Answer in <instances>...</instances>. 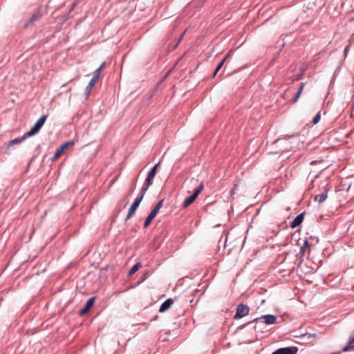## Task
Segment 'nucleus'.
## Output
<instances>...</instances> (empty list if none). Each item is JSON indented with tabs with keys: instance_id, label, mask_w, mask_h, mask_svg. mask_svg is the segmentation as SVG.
<instances>
[{
	"instance_id": "1",
	"label": "nucleus",
	"mask_w": 354,
	"mask_h": 354,
	"mask_svg": "<svg viewBox=\"0 0 354 354\" xmlns=\"http://www.w3.org/2000/svg\"><path fill=\"white\" fill-rule=\"evenodd\" d=\"M160 165V162L156 164L151 170L148 172L147 176L145 179V181L143 184V186L141 189V192H146L149 186H151L153 183V179L156 174L157 169Z\"/></svg>"
},
{
	"instance_id": "2",
	"label": "nucleus",
	"mask_w": 354,
	"mask_h": 354,
	"mask_svg": "<svg viewBox=\"0 0 354 354\" xmlns=\"http://www.w3.org/2000/svg\"><path fill=\"white\" fill-rule=\"evenodd\" d=\"M163 200H160L153 207L149 214L145 219L143 227L144 228H147L151 223V221L155 218L160 208L162 207Z\"/></svg>"
},
{
	"instance_id": "3",
	"label": "nucleus",
	"mask_w": 354,
	"mask_h": 354,
	"mask_svg": "<svg viewBox=\"0 0 354 354\" xmlns=\"http://www.w3.org/2000/svg\"><path fill=\"white\" fill-rule=\"evenodd\" d=\"M47 117L48 116L46 115H41L39 118V119L36 122V123L33 125V127L30 129V130L26 132L27 136H29L30 137L37 133L44 125Z\"/></svg>"
},
{
	"instance_id": "4",
	"label": "nucleus",
	"mask_w": 354,
	"mask_h": 354,
	"mask_svg": "<svg viewBox=\"0 0 354 354\" xmlns=\"http://www.w3.org/2000/svg\"><path fill=\"white\" fill-rule=\"evenodd\" d=\"M145 193L146 192H140V195L138 196L136 198H135L134 201L133 202V203L131 204V205L129 209V212L125 218L126 221L129 220L133 215V214L136 211L137 208L138 207L140 203H141Z\"/></svg>"
},
{
	"instance_id": "5",
	"label": "nucleus",
	"mask_w": 354,
	"mask_h": 354,
	"mask_svg": "<svg viewBox=\"0 0 354 354\" xmlns=\"http://www.w3.org/2000/svg\"><path fill=\"white\" fill-rule=\"evenodd\" d=\"M204 186H203V184H201L196 189V190L194 191V193L191 195L189 197H187L183 203V208H186L188 206H189L195 200L196 198L198 197V196L199 195V194L201 192V191L203 190Z\"/></svg>"
},
{
	"instance_id": "6",
	"label": "nucleus",
	"mask_w": 354,
	"mask_h": 354,
	"mask_svg": "<svg viewBox=\"0 0 354 354\" xmlns=\"http://www.w3.org/2000/svg\"><path fill=\"white\" fill-rule=\"evenodd\" d=\"M261 319H264L263 322L266 324L270 325V324H273L276 322L277 317L275 315H273L271 314L265 315H262L259 317H257V318L254 319L252 321L249 322L248 324H250L252 322H258L261 321Z\"/></svg>"
},
{
	"instance_id": "7",
	"label": "nucleus",
	"mask_w": 354,
	"mask_h": 354,
	"mask_svg": "<svg viewBox=\"0 0 354 354\" xmlns=\"http://www.w3.org/2000/svg\"><path fill=\"white\" fill-rule=\"evenodd\" d=\"M249 307L243 304H240L237 306L236 312L234 315V319H241L249 313Z\"/></svg>"
},
{
	"instance_id": "8",
	"label": "nucleus",
	"mask_w": 354,
	"mask_h": 354,
	"mask_svg": "<svg viewBox=\"0 0 354 354\" xmlns=\"http://www.w3.org/2000/svg\"><path fill=\"white\" fill-rule=\"evenodd\" d=\"M28 137H30V136H27V133H26L21 137L16 138L13 140H11L10 141H9L4 153L6 154H10L11 147H12L15 145L20 144L21 142H22L24 140H25Z\"/></svg>"
},
{
	"instance_id": "9",
	"label": "nucleus",
	"mask_w": 354,
	"mask_h": 354,
	"mask_svg": "<svg viewBox=\"0 0 354 354\" xmlns=\"http://www.w3.org/2000/svg\"><path fill=\"white\" fill-rule=\"evenodd\" d=\"M297 351V347H285L276 350L272 354H296Z\"/></svg>"
},
{
	"instance_id": "10",
	"label": "nucleus",
	"mask_w": 354,
	"mask_h": 354,
	"mask_svg": "<svg viewBox=\"0 0 354 354\" xmlns=\"http://www.w3.org/2000/svg\"><path fill=\"white\" fill-rule=\"evenodd\" d=\"M304 218V213H301L297 215L295 219L290 223V226L292 228H295L303 222Z\"/></svg>"
},
{
	"instance_id": "11",
	"label": "nucleus",
	"mask_w": 354,
	"mask_h": 354,
	"mask_svg": "<svg viewBox=\"0 0 354 354\" xmlns=\"http://www.w3.org/2000/svg\"><path fill=\"white\" fill-rule=\"evenodd\" d=\"M95 299V297H93L87 300L84 307L82 309H81L80 311V315H83L88 311V310L91 308V307L93 305Z\"/></svg>"
},
{
	"instance_id": "12",
	"label": "nucleus",
	"mask_w": 354,
	"mask_h": 354,
	"mask_svg": "<svg viewBox=\"0 0 354 354\" xmlns=\"http://www.w3.org/2000/svg\"><path fill=\"white\" fill-rule=\"evenodd\" d=\"M173 304H174V300L172 299H171V298L167 299L160 306V307L159 308V312L164 313V312L167 311Z\"/></svg>"
},
{
	"instance_id": "13",
	"label": "nucleus",
	"mask_w": 354,
	"mask_h": 354,
	"mask_svg": "<svg viewBox=\"0 0 354 354\" xmlns=\"http://www.w3.org/2000/svg\"><path fill=\"white\" fill-rule=\"evenodd\" d=\"M354 348V335L352 337H350L347 345L344 347L342 351L335 353L334 354H341L342 352H347Z\"/></svg>"
},
{
	"instance_id": "14",
	"label": "nucleus",
	"mask_w": 354,
	"mask_h": 354,
	"mask_svg": "<svg viewBox=\"0 0 354 354\" xmlns=\"http://www.w3.org/2000/svg\"><path fill=\"white\" fill-rule=\"evenodd\" d=\"M328 189L325 188L323 192L315 196V200L318 201L319 203H322L323 202H324L328 196Z\"/></svg>"
},
{
	"instance_id": "15",
	"label": "nucleus",
	"mask_w": 354,
	"mask_h": 354,
	"mask_svg": "<svg viewBox=\"0 0 354 354\" xmlns=\"http://www.w3.org/2000/svg\"><path fill=\"white\" fill-rule=\"evenodd\" d=\"M97 80H96L95 77H92L91 80L89 81L88 85L86 86L85 88V95H86V97H88L90 95L91 91L96 83Z\"/></svg>"
},
{
	"instance_id": "16",
	"label": "nucleus",
	"mask_w": 354,
	"mask_h": 354,
	"mask_svg": "<svg viewBox=\"0 0 354 354\" xmlns=\"http://www.w3.org/2000/svg\"><path fill=\"white\" fill-rule=\"evenodd\" d=\"M230 53H231V51H230L225 57L224 58L222 59V61L218 64V65L216 66V69H215V71H214V77L216 75V73L221 70V68L223 67L225 62L227 60V59L230 56Z\"/></svg>"
},
{
	"instance_id": "17",
	"label": "nucleus",
	"mask_w": 354,
	"mask_h": 354,
	"mask_svg": "<svg viewBox=\"0 0 354 354\" xmlns=\"http://www.w3.org/2000/svg\"><path fill=\"white\" fill-rule=\"evenodd\" d=\"M141 266L142 265L140 263H137L135 265H133L129 271V275H132L135 274L141 268Z\"/></svg>"
},
{
	"instance_id": "18",
	"label": "nucleus",
	"mask_w": 354,
	"mask_h": 354,
	"mask_svg": "<svg viewBox=\"0 0 354 354\" xmlns=\"http://www.w3.org/2000/svg\"><path fill=\"white\" fill-rule=\"evenodd\" d=\"M40 11L37 10L35 12L30 18V22H34L40 19Z\"/></svg>"
},
{
	"instance_id": "19",
	"label": "nucleus",
	"mask_w": 354,
	"mask_h": 354,
	"mask_svg": "<svg viewBox=\"0 0 354 354\" xmlns=\"http://www.w3.org/2000/svg\"><path fill=\"white\" fill-rule=\"evenodd\" d=\"M74 142L72 141H68L63 143L59 148L61 151H64L68 146H73Z\"/></svg>"
},
{
	"instance_id": "20",
	"label": "nucleus",
	"mask_w": 354,
	"mask_h": 354,
	"mask_svg": "<svg viewBox=\"0 0 354 354\" xmlns=\"http://www.w3.org/2000/svg\"><path fill=\"white\" fill-rule=\"evenodd\" d=\"M301 93L302 92L301 91V89H298V91L295 93L294 97L290 100V102L293 103V104L295 103L298 100V99L299 98Z\"/></svg>"
},
{
	"instance_id": "21",
	"label": "nucleus",
	"mask_w": 354,
	"mask_h": 354,
	"mask_svg": "<svg viewBox=\"0 0 354 354\" xmlns=\"http://www.w3.org/2000/svg\"><path fill=\"white\" fill-rule=\"evenodd\" d=\"M62 153H63V151H61V150L59 149V148H57V150H56V152H55V155H54V156H53V157H52V158H51V159H52V160H53V161H54V160H57V158H58L62 155Z\"/></svg>"
},
{
	"instance_id": "22",
	"label": "nucleus",
	"mask_w": 354,
	"mask_h": 354,
	"mask_svg": "<svg viewBox=\"0 0 354 354\" xmlns=\"http://www.w3.org/2000/svg\"><path fill=\"white\" fill-rule=\"evenodd\" d=\"M320 118H321V113L320 112H318L315 116L314 117L313 120V124H317L319 120H320Z\"/></svg>"
},
{
	"instance_id": "23",
	"label": "nucleus",
	"mask_w": 354,
	"mask_h": 354,
	"mask_svg": "<svg viewBox=\"0 0 354 354\" xmlns=\"http://www.w3.org/2000/svg\"><path fill=\"white\" fill-rule=\"evenodd\" d=\"M101 71V68L99 67L95 71L93 77H95L96 80H98Z\"/></svg>"
},
{
	"instance_id": "24",
	"label": "nucleus",
	"mask_w": 354,
	"mask_h": 354,
	"mask_svg": "<svg viewBox=\"0 0 354 354\" xmlns=\"http://www.w3.org/2000/svg\"><path fill=\"white\" fill-rule=\"evenodd\" d=\"M308 246H310V243H308V241L307 240H305L304 243V245H302L300 248V252L303 253L304 252V248L308 247Z\"/></svg>"
},
{
	"instance_id": "25",
	"label": "nucleus",
	"mask_w": 354,
	"mask_h": 354,
	"mask_svg": "<svg viewBox=\"0 0 354 354\" xmlns=\"http://www.w3.org/2000/svg\"><path fill=\"white\" fill-rule=\"evenodd\" d=\"M186 31H187V30H185L183 31V32L181 34L180 37H179L178 44L182 40V39H183L184 35L185 34Z\"/></svg>"
},
{
	"instance_id": "26",
	"label": "nucleus",
	"mask_w": 354,
	"mask_h": 354,
	"mask_svg": "<svg viewBox=\"0 0 354 354\" xmlns=\"http://www.w3.org/2000/svg\"><path fill=\"white\" fill-rule=\"evenodd\" d=\"M186 31H187V30H185L183 31V32L181 34L180 37H179L178 44L182 40V39H183L184 35L185 34Z\"/></svg>"
},
{
	"instance_id": "27",
	"label": "nucleus",
	"mask_w": 354,
	"mask_h": 354,
	"mask_svg": "<svg viewBox=\"0 0 354 354\" xmlns=\"http://www.w3.org/2000/svg\"><path fill=\"white\" fill-rule=\"evenodd\" d=\"M305 84H306V83H304V82L301 83V85H300V87H299V89H301V92H302V91H303V89H304V86H305Z\"/></svg>"
},
{
	"instance_id": "28",
	"label": "nucleus",
	"mask_w": 354,
	"mask_h": 354,
	"mask_svg": "<svg viewBox=\"0 0 354 354\" xmlns=\"http://www.w3.org/2000/svg\"><path fill=\"white\" fill-rule=\"evenodd\" d=\"M236 186H237V185H236V184H235V185H234V188H233V189H232V191H231V194H234V189H235V188L236 187Z\"/></svg>"
},
{
	"instance_id": "29",
	"label": "nucleus",
	"mask_w": 354,
	"mask_h": 354,
	"mask_svg": "<svg viewBox=\"0 0 354 354\" xmlns=\"http://www.w3.org/2000/svg\"><path fill=\"white\" fill-rule=\"evenodd\" d=\"M281 139H277V140H274V141L272 142V144H273V145L277 144V143H278V142H281Z\"/></svg>"
},
{
	"instance_id": "30",
	"label": "nucleus",
	"mask_w": 354,
	"mask_h": 354,
	"mask_svg": "<svg viewBox=\"0 0 354 354\" xmlns=\"http://www.w3.org/2000/svg\"><path fill=\"white\" fill-rule=\"evenodd\" d=\"M105 64H106L105 62L102 63V64L100 66L99 68H100L102 70L104 68V66H105Z\"/></svg>"
}]
</instances>
